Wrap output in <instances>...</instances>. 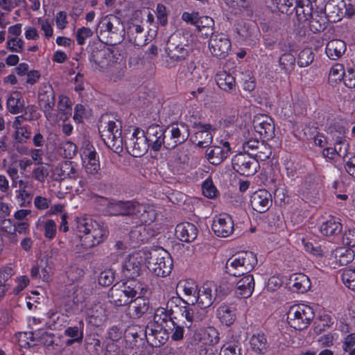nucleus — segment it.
<instances>
[{
  "label": "nucleus",
  "instance_id": "nucleus-1",
  "mask_svg": "<svg viewBox=\"0 0 355 355\" xmlns=\"http://www.w3.org/2000/svg\"><path fill=\"white\" fill-rule=\"evenodd\" d=\"M105 212L110 216H132L144 224H150L156 218L155 211L151 207L128 200H110L105 207Z\"/></svg>",
  "mask_w": 355,
  "mask_h": 355
},
{
  "label": "nucleus",
  "instance_id": "nucleus-2",
  "mask_svg": "<svg viewBox=\"0 0 355 355\" xmlns=\"http://www.w3.org/2000/svg\"><path fill=\"white\" fill-rule=\"evenodd\" d=\"M148 286L140 279H125L115 284L110 290L108 297L116 306L128 305L137 295H145Z\"/></svg>",
  "mask_w": 355,
  "mask_h": 355
},
{
  "label": "nucleus",
  "instance_id": "nucleus-3",
  "mask_svg": "<svg viewBox=\"0 0 355 355\" xmlns=\"http://www.w3.org/2000/svg\"><path fill=\"white\" fill-rule=\"evenodd\" d=\"M99 40L107 45L120 43L125 36V27L121 19L110 15L101 19L96 28Z\"/></svg>",
  "mask_w": 355,
  "mask_h": 355
},
{
  "label": "nucleus",
  "instance_id": "nucleus-4",
  "mask_svg": "<svg viewBox=\"0 0 355 355\" xmlns=\"http://www.w3.org/2000/svg\"><path fill=\"white\" fill-rule=\"evenodd\" d=\"M76 223L77 230L83 234L78 237L84 249H89L100 244L107 237L106 228L91 218H78Z\"/></svg>",
  "mask_w": 355,
  "mask_h": 355
},
{
  "label": "nucleus",
  "instance_id": "nucleus-5",
  "mask_svg": "<svg viewBox=\"0 0 355 355\" xmlns=\"http://www.w3.org/2000/svg\"><path fill=\"white\" fill-rule=\"evenodd\" d=\"M257 264V259L255 254L250 251H241L227 259L225 270L230 275L240 277L248 274Z\"/></svg>",
  "mask_w": 355,
  "mask_h": 355
},
{
  "label": "nucleus",
  "instance_id": "nucleus-6",
  "mask_svg": "<svg viewBox=\"0 0 355 355\" xmlns=\"http://www.w3.org/2000/svg\"><path fill=\"white\" fill-rule=\"evenodd\" d=\"M148 269L158 277L168 275L173 268L171 255L162 248L153 249L146 258Z\"/></svg>",
  "mask_w": 355,
  "mask_h": 355
},
{
  "label": "nucleus",
  "instance_id": "nucleus-7",
  "mask_svg": "<svg viewBox=\"0 0 355 355\" xmlns=\"http://www.w3.org/2000/svg\"><path fill=\"white\" fill-rule=\"evenodd\" d=\"M122 125L119 121H101L98 127L99 133L106 146L115 153L123 150V137L121 135Z\"/></svg>",
  "mask_w": 355,
  "mask_h": 355
},
{
  "label": "nucleus",
  "instance_id": "nucleus-8",
  "mask_svg": "<svg viewBox=\"0 0 355 355\" xmlns=\"http://www.w3.org/2000/svg\"><path fill=\"white\" fill-rule=\"evenodd\" d=\"M287 315L288 322L291 327L296 330H303L311 324L315 314L311 307L295 304L290 308Z\"/></svg>",
  "mask_w": 355,
  "mask_h": 355
},
{
  "label": "nucleus",
  "instance_id": "nucleus-9",
  "mask_svg": "<svg viewBox=\"0 0 355 355\" xmlns=\"http://www.w3.org/2000/svg\"><path fill=\"white\" fill-rule=\"evenodd\" d=\"M188 33L176 31L168 38L166 47L167 55L175 61L184 60L189 54L186 48L189 46Z\"/></svg>",
  "mask_w": 355,
  "mask_h": 355
},
{
  "label": "nucleus",
  "instance_id": "nucleus-10",
  "mask_svg": "<svg viewBox=\"0 0 355 355\" xmlns=\"http://www.w3.org/2000/svg\"><path fill=\"white\" fill-rule=\"evenodd\" d=\"M123 140L129 153L135 157L144 155L150 148L144 131L138 128L130 137L125 136Z\"/></svg>",
  "mask_w": 355,
  "mask_h": 355
},
{
  "label": "nucleus",
  "instance_id": "nucleus-11",
  "mask_svg": "<svg viewBox=\"0 0 355 355\" xmlns=\"http://www.w3.org/2000/svg\"><path fill=\"white\" fill-rule=\"evenodd\" d=\"M232 164L236 173L245 176L255 174L259 168L257 160L245 152L235 155L232 159Z\"/></svg>",
  "mask_w": 355,
  "mask_h": 355
},
{
  "label": "nucleus",
  "instance_id": "nucleus-12",
  "mask_svg": "<svg viewBox=\"0 0 355 355\" xmlns=\"http://www.w3.org/2000/svg\"><path fill=\"white\" fill-rule=\"evenodd\" d=\"M244 152L250 155L254 159L265 161L271 155L270 146L263 141L251 139L243 144Z\"/></svg>",
  "mask_w": 355,
  "mask_h": 355
},
{
  "label": "nucleus",
  "instance_id": "nucleus-13",
  "mask_svg": "<svg viewBox=\"0 0 355 355\" xmlns=\"http://www.w3.org/2000/svg\"><path fill=\"white\" fill-rule=\"evenodd\" d=\"M89 60L94 63L92 67L96 69H105L111 62H114L113 51L103 43L92 49Z\"/></svg>",
  "mask_w": 355,
  "mask_h": 355
},
{
  "label": "nucleus",
  "instance_id": "nucleus-14",
  "mask_svg": "<svg viewBox=\"0 0 355 355\" xmlns=\"http://www.w3.org/2000/svg\"><path fill=\"white\" fill-rule=\"evenodd\" d=\"M209 49L213 56L223 59L226 58L231 49V42L223 33H216L211 36Z\"/></svg>",
  "mask_w": 355,
  "mask_h": 355
},
{
  "label": "nucleus",
  "instance_id": "nucleus-15",
  "mask_svg": "<svg viewBox=\"0 0 355 355\" xmlns=\"http://www.w3.org/2000/svg\"><path fill=\"white\" fill-rule=\"evenodd\" d=\"M143 257L138 252L130 255L123 266V273L126 279H138L141 274Z\"/></svg>",
  "mask_w": 355,
  "mask_h": 355
},
{
  "label": "nucleus",
  "instance_id": "nucleus-16",
  "mask_svg": "<svg viewBox=\"0 0 355 355\" xmlns=\"http://www.w3.org/2000/svg\"><path fill=\"white\" fill-rule=\"evenodd\" d=\"M169 338L166 326L153 324L147 326L146 340L153 347H159L164 345Z\"/></svg>",
  "mask_w": 355,
  "mask_h": 355
},
{
  "label": "nucleus",
  "instance_id": "nucleus-17",
  "mask_svg": "<svg viewBox=\"0 0 355 355\" xmlns=\"http://www.w3.org/2000/svg\"><path fill=\"white\" fill-rule=\"evenodd\" d=\"M272 202L271 194L265 189H259L250 197L252 208L259 212L264 213L269 209Z\"/></svg>",
  "mask_w": 355,
  "mask_h": 355
},
{
  "label": "nucleus",
  "instance_id": "nucleus-18",
  "mask_svg": "<svg viewBox=\"0 0 355 355\" xmlns=\"http://www.w3.org/2000/svg\"><path fill=\"white\" fill-rule=\"evenodd\" d=\"M150 301L144 295L137 296L128 305L127 314L132 319H139L150 310Z\"/></svg>",
  "mask_w": 355,
  "mask_h": 355
},
{
  "label": "nucleus",
  "instance_id": "nucleus-19",
  "mask_svg": "<svg viewBox=\"0 0 355 355\" xmlns=\"http://www.w3.org/2000/svg\"><path fill=\"white\" fill-rule=\"evenodd\" d=\"M39 105L47 119L51 117V111L55 105V94L51 86H44L38 94Z\"/></svg>",
  "mask_w": 355,
  "mask_h": 355
},
{
  "label": "nucleus",
  "instance_id": "nucleus-20",
  "mask_svg": "<svg viewBox=\"0 0 355 355\" xmlns=\"http://www.w3.org/2000/svg\"><path fill=\"white\" fill-rule=\"evenodd\" d=\"M254 128L263 139H270L275 136V124L272 118L267 115L256 117L253 121Z\"/></svg>",
  "mask_w": 355,
  "mask_h": 355
},
{
  "label": "nucleus",
  "instance_id": "nucleus-21",
  "mask_svg": "<svg viewBox=\"0 0 355 355\" xmlns=\"http://www.w3.org/2000/svg\"><path fill=\"white\" fill-rule=\"evenodd\" d=\"M144 133L152 150L154 151H159L161 149L163 143H164V128L157 124H153L147 128Z\"/></svg>",
  "mask_w": 355,
  "mask_h": 355
},
{
  "label": "nucleus",
  "instance_id": "nucleus-22",
  "mask_svg": "<svg viewBox=\"0 0 355 355\" xmlns=\"http://www.w3.org/2000/svg\"><path fill=\"white\" fill-rule=\"evenodd\" d=\"M196 126L198 130L193 137V141L195 142L198 147H207L212 142L213 136L211 130H215V128H213L212 125L209 123H198L196 124Z\"/></svg>",
  "mask_w": 355,
  "mask_h": 355
},
{
  "label": "nucleus",
  "instance_id": "nucleus-23",
  "mask_svg": "<svg viewBox=\"0 0 355 355\" xmlns=\"http://www.w3.org/2000/svg\"><path fill=\"white\" fill-rule=\"evenodd\" d=\"M212 230L218 236L227 237L234 231V223L230 215H220L219 218L214 220Z\"/></svg>",
  "mask_w": 355,
  "mask_h": 355
},
{
  "label": "nucleus",
  "instance_id": "nucleus-24",
  "mask_svg": "<svg viewBox=\"0 0 355 355\" xmlns=\"http://www.w3.org/2000/svg\"><path fill=\"white\" fill-rule=\"evenodd\" d=\"M198 290L196 282L191 279L180 281L177 285L178 292H183L187 304L195 305L196 304V297Z\"/></svg>",
  "mask_w": 355,
  "mask_h": 355
},
{
  "label": "nucleus",
  "instance_id": "nucleus-25",
  "mask_svg": "<svg viewBox=\"0 0 355 355\" xmlns=\"http://www.w3.org/2000/svg\"><path fill=\"white\" fill-rule=\"evenodd\" d=\"M198 230L195 225L189 222L178 224L175 228V236L181 241L190 243L198 236Z\"/></svg>",
  "mask_w": 355,
  "mask_h": 355
},
{
  "label": "nucleus",
  "instance_id": "nucleus-26",
  "mask_svg": "<svg viewBox=\"0 0 355 355\" xmlns=\"http://www.w3.org/2000/svg\"><path fill=\"white\" fill-rule=\"evenodd\" d=\"M294 8L299 22L308 21L313 17V8L311 0H298Z\"/></svg>",
  "mask_w": 355,
  "mask_h": 355
},
{
  "label": "nucleus",
  "instance_id": "nucleus-27",
  "mask_svg": "<svg viewBox=\"0 0 355 355\" xmlns=\"http://www.w3.org/2000/svg\"><path fill=\"white\" fill-rule=\"evenodd\" d=\"M196 303L200 308L207 309L209 307L215 300V297H213V290L211 285L206 284L198 291L196 295Z\"/></svg>",
  "mask_w": 355,
  "mask_h": 355
},
{
  "label": "nucleus",
  "instance_id": "nucleus-28",
  "mask_svg": "<svg viewBox=\"0 0 355 355\" xmlns=\"http://www.w3.org/2000/svg\"><path fill=\"white\" fill-rule=\"evenodd\" d=\"M236 284V293L241 297L247 298L250 297L254 288V277L252 275H245Z\"/></svg>",
  "mask_w": 355,
  "mask_h": 355
},
{
  "label": "nucleus",
  "instance_id": "nucleus-29",
  "mask_svg": "<svg viewBox=\"0 0 355 355\" xmlns=\"http://www.w3.org/2000/svg\"><path fill=\"white\" fill-rule=\"evenodd\" d=\"M229 150L218 146H213L206 150V157L210 164L218 165L228 156Z\"/></svg>",
  "mask_w": 355,
  "mask_h": 355
},
{
  "label": "nucleus",
  "instance_id": "nucleus-30",
  "mask_svg": "<svg viewBox=\"0 0 355 355\" xmlns=\"http://www.w3.org/2000/svg\"><path fill=\"white\" fill-rule=\"evenodd\" d=\"M289 281L293 291L297 293H304L311 288V282L309 277L302 273L293 275Z\"/></svg>",
  "mask_w": 355,
  "mask_h": 355
},
{
  "label": "nucleus",
  "instance_id": "nucleus-31",
  "mask_svg": "<svg viewBox=\"0 0 355 355\" xmlns=\"http://www.w3.org/2000/svg\"><path fill=\"white\" fill-rule=\"evenodd\" d=\"M125 338L135 345L146 339L147 327L144 328L138 325L128 327L124 333Z\"/></svg>",
  "mask_w": 355,
  "mask_h": 355
},
{
  "label": "nucleus",
  "instance_id": "nucleus-32",
  "mask_svg": "<svg viewBox=\"0 0 355 355\" xmlns=\"http://www.w3.org/2000/svg\"><path fill=\"white\" fill-rule=\"evenodd\" d=\"M217 85L227 92H231L236 89V81L234 76L225 71H220L216 75Z\"/></svg>",
  "mask_w": 355,
  "mask_h": 355
},
{
  "label": "nucleus",
  "instance_id": "nucleus-33",
  "mask_svg": "<svg viewBox=\"0 0 355 355\" xmlns=\"http://www.w3.org/2000/svg\"><path fill=\"white\" fill-rule=\"evenodd\" d=\"M214 21L208 16H201L199 22L196 26V29L200 37L207 38L212 36L213 34L216 33L214 32Z\"/></svg>",
  "mask_w": 355,
  "mask_h": 355
},
{
  "label": "nucleus",
  "instance_id": "nucleus-34",
  "mask_svg": "<svg viewBox=\"0 0 355 355\" xmlns=\"http://www.w3.org/2000/svg\"><path fill=\"white\" fill-rule=\"evenodd\" d=\"M346 50V44L341 40H333L329 41L326 46V53L331 60H337Z\"/></svg>",
  "mask_w": 355,
  "mask_h": 355
},
{
  "label": "nucleus",
  "instance_id": "nucleus-35",
  "mask_svg": "<svg viewBox=\"0 0 355 355\" xmlns=\"http://www.w3.org/2000/svg\"><path fill=\"white\" fill-rule=\"evenodd\" d=\"M343 8L337 0H330L326 3L325 16L327 21L335 23L340 21L343 17Z\"/></svg>",
  "mask_w": 355,
  "mask_h": 355
},
{
  "label": "nucleus",
  "instance_id": "nucleus-36",
  "mask_svg": "<svg viewBox=\"0 0 355 355\" xmlns=\"http://www.w3.org/2000/svg\"><path fill=\"white\" fill-rule=\"evenodd\" d=\"M76 171L71 162H63L55 168V180H62L67 178H75Z\"/></svg>",
  "mask_w": 355,
  "mask_h": 355
},
{
  "label": "nucleus",
  "instance_id": "nucleus-37",
  "mask_svg": "<svg viewBox=\"0 0 355 355\" xmlns=\"http://www.w3.org/2000/svg\"><path fill=\"white\" fill-rule=\"evenodd\" d=\"M250 343L252 350L256 354L263 355L267 352L268 344L263 334L253 335Z\"/></svg>",
  "mask_w": 355,
  "mask_h": 355
},
{
  "label": "nucleus",
  "instance_id": "nucleus-38",
  "mask_svg": "<svg viewBox=\"0 0 355 355\" xmlns=\"http://www.w3.org/2000/svg\"><path fill=\"white\" fill-rule=\"evenodd\" d=\"M168 129L176 140L178 145L183 144L189 137V128L184 123L173 125L168 127Z\"/></svg>",
  "mask_w": 355,
  "mask_h": 355
},
{
  "label": "nucleus",
  "instance_id": "nucleus-39",
  "mask_svg": "<svg viewBox=\"0 0 355 355\" xmlns=\"http://www.w3.org/2000/svg\"><path fill=\"white\" fill-rule=\"evenodd\" d=\"M22 96L19 92H12L7 99L8 111L12 114H19L23 111L24 103L21 101Z\"/></svg>",
  "mask_w": 355,
  "mask_h": 355
},
{
  "label": "nucleus",
  "instance_id": "nucleus-40",
  "mask_svg": "<svg viewBox=\"0 0 355 355\" xmlns=\"http://www.w3.org/2000/svg\"><path fill=\"white\" fill-rule=\"evenodd\" d=\"M342 231V225L335 218L323 223L320 227V232L325 236H334L338 234Z\"/></svg>",
  "mask_w": 355,
  "mask_h": 355
},
{
  "label": "nucleus",
  "instance_id": "nucleus-41",
  "mask_svg": "<svg viewBox=\"0 0 355 355\" xmlns=\"http://www.w3.org/2000/svg\"><path fill=\"white\" fill-rule=\"evenodd\" d=\"M173 312L169 311V309H164L162 307H159L156 309L154 313V324H159L162 326L167 325V324H170V320H174L176 319L175 317H173Z\"/></svg>",
  "mask_w": 355,
  "mask_h": 355
},
{
  "label": "nucleus",
  "instance_id": "nucleus-42",
  "mask_svg": "<svg viewBox=\"0 0 355 355\" xmlns=\"http://www.w3.org/2000/svg\"><path fill=\"white\" fill-rule=\"evenodd\" d=\"M217 315L221 322L227 326L232 324L236 318L234 311L226 304L219 306L217 310Z\"/></svg>",
  "mask_w": 355,
  "mask_h": 355
},
{
  "label": "nucleus",
  "instance_id": "nucleus-43",
  "mask_svg": "<svg viewBox=\"0 0 355 355\" xmlns=\"http://www.w3.org/2000/svg\"><path fill=\"white\" fill-rule=\"evenodd\" d=\"M309 21L310 28L313 33H320L324 30L327 21H328L325 15H313Z\"/></svg>",
  "mask_w": 355,
  "mask_h": 355
},
{
  "label": "nucleus",
  "instance_id": "nucleus-44",
  "mask_svg": "<svg viewBox=\"0 0 355 355\" xmlns=\"http://www.w3.org/2000/svg\"><path fill=\"white\" fill-rule=\"evenodd\" d=\"M166 326L169 334H171V338L173 340L178 341L183 339L184 333L183 326L178 324L175 320H170V324H167Z\"/></svg>",
  "mask_w": 355,
  "mask_h": 355
},
{
  "label": "nucleus",
  "instance_id": "nucleus-45",
  "mask_svg": "<svg viewBox=\"0 0 355 355\" xmlns=\"http://www.w3.org/2000/svg\"><path fill=\"white\" fill-rule=\"evenodd\" d=\"M279 63L282 69L289 73L294 69L295 58L291 53H286L281 55Z\"/></svg>",
  "mask_w": 355,
  "mask_h": 355
},
{
  "label": "nucleus",
  "instance_id": "nucleus-46",
  "mask_svg": "<svg viewBox=\"0 0 355 355\" xmlns=\"http://www.w3.org/2000/svg\"><path fill=\"white\" fill-rule=\"evenodd\" d=\"M313 60V53L311 49H304L298 55L297 63L300 67H304L309 65Z\"/></svg>",
  "mask_w": 355,
  "mask_h": 355
},
{
  "label": "nucleus",
  "instance_id": "nucleus-47",
  "mask_svg": "<svg viewBox=\"0 0 355 355\" xmlns=\"http://www.w3.org/2000/svg\"><path fill=\"white\" fill-rule=\"evenodd\" d=\"M276 1L279 10L289 15L294 12V7L298 0H276Z\"/></svg>",
  "mask_w": 355,
  "mask_h": 355
},
{
  "label": "nucleus",
  "instance_id": "nucleus-48",
  "mask_svg": "<svg viewBox=\"0 0 355 355\" xmlns=\"http://www.w3.org/2000/svg\"><path fill=\"white\" fill-rule=\"evenodd\" d=\"M1 230L10 235V239L17 241L15 239L17 228L16 225L12 223L11 219L3 218L0 220Z\"/></svg>",
  "mask_w": 355,
  "mask_h": 355
},
{
  "label": "nucleus",
  "instance_id": "nucleus-49",
  "mask_svg": "<svg viewBox=\"0 0 355 355\" xmlns=\"http://www.w3.org/2000/svg\"><path fill=\"white\" fill-rule=\"evenodd\" d=\"M343 284L352 290L355 289V270L345 269L342 274Z\"/></svg>",
  "mask_w": 355,
  "mask_h": 355
},
{
  "label": "nucleus",
  "instance_id": "nucleus-50",
  "mask_svg": "<svg viewBox=\"0 0 355 355\" xmlns=\"http://www.w3.org/2000/svg\"><path fill=\"white\" fill-rule=\"evenodd\" d=\"M49 165L39 164L33 171V177L40 182H44L49 175Z\"/></svg>",
  "mask_w": 355,
  "mask_h": 355
},
{
  "label": "nucleus",
  "instance_id": "nucleus-51",
  "mask_svg": "<svg viewBox=\"0 0 355 355\" xmlns=\"http://www.w3.org/2000/svg\"><path fill=\"white\" fill-rule=\"evenodd\" d=\"M337 253L338 254L337 263L340 266H347L351 263L354 258V251L350 249L345 250L344 252H343V250L338 251Z\"/></svg>",
  "mask_w": 355,
  "mask_h": 355
},
{
  "label": "nucleus",
  "instance_id": "nucleus-52",
  "mask_svg": "<svg viewBox=\"0 0 355 355\" xmlns=\"http://www.w3.org/2000/svg\"><path fill=\"white\" fill-rule=\"evenodd\" d=\"M345 73L343 65L337 63L331 68L329 78L334 82L341 80L345 76Z\"/></svg>",
  "mask_w": 355,
  "mask_h": 355
},
{
  "label": "nucleus",
  "instance_id": "nucleus-53",
  "mask_svg": "<svg viewBox=\"0 0 355 355\" xmlns=\"http://www.w3.org/2000/svg\"><path fill=\"white\" fill-rule=\"evenodd\" d=\"M114 280V272L112 270L101 272L98 277V284L103 286H110Z\"/></svg>",
  "mask_w": 355,
  "mask_h": 355
},
{
  "label": "nucleus",
  "instance_id": "nucleus-54",
  "mask_svg": "<svg viewBox=\"0 0 355 355\" xmlns=\"http://www.w3.org/2000/svg\"><path fill=\"white\" fill-rule=\"evenodd\" d=\"M205 336H207V338L205 339L209 344V347H214V345L217 344L220 340L219 333L214 327H209L205 331Z\"/></svg>",
  "mask_w": 355,
  "mask_h": 355
},
{
  "label": "nucleus",
  "instance_id": "nucleus-55",
  "mask_svg": "<svg viewBox=\"0 0 355 355\" xmlns=\"http://www.w3.org/2000/svg\"><path fill=\"white\" fill-rule=\"evenodd\" d=\"M349 143L346 139H343L342 137L338 138L335 144V148L336 150L337 154L342 157H345L347 155L349 150Z\"/></svg>",
  "mask_w": 355,
  "mask_h": 355
},
{
  "label": "nucleus",
  "instance_id": "nucleus-56",
  "mask_svg": "<svg viewBox=\"0 0 355 355\" xmlns=\"http://www.w3.org/2000/svg\"><path fill=\"white\" fill-rule=\"evenodd\" d=\"M31 132L27 126H24L15 132V139L21 144L26 143L31 138Z\"/></svg>",
  "mask_w": 355,
  "mask_h": 355
},
{
  "label": "nucleus",
  "instance_id": "nucleus-57",
  "mask_svg": "<svg viewBox=\"0 0 355 355\" xmlns=\"http://www.w3.org/2000/svg\"><path fill=\"white\" fill-rule=\"evenodd\" d=\"M89 315L91 319H94V322L96 324V325H99V323L103 320V318L105 316L104 310L101 306H96L94 308H92L90 310Z\"/></svg>",
  "mask_w": 355,
  "mask_h": 355
},
{
  "label": "nucleus",
  "instance_id": "nucleus-58",
  "mask_svg": "<svg viewBox=\"0 0 355 355\" xmlns=\"http://www.w3.org/2000/svg\"><path fill=\"white\" fill-rule=\"evenodd\" d=\"M202 193L205 196L209 198L216 197L218 192L216 188L214 186L211 180H206L202 186Z\"/></svg>",
  "mask_w": 355,
  "mask_h": 355
},
{
  "label": "nucleus",
  "instance_id": "nucleus-59",
  "mask_svg": "<svg viewBox=\"0 0 355 355\" xmlns=\"http://www.w3.org/2000/svg\"><path fill=\"white\" fill-rule=\"evenodd\" d=\"M93 35L92 31L89 28L82 27L78 28L76 32V40L79 45L85 44V40Z\"/></svg>",
  "mask_w": 355,
  "mask_h": 355
},
{
  "label": "nucleus",
  "instance_id": "nucleus-60",
  "mask_svg": "<svg viewBox=\"0 0 355 355\" xmlns=\"http://www.w3.org/2000/svg\"><path fill=\"white\" fill-rule=\"evenodd\" d=\"M164 143H163L162 146L166 148V149H173L175 148L178 145L176 140L172 135L170 130L167 128L164 129Z\"/></svg>",
  "mask_w": 355,
  "mask_h": 355
},
{
  "label": "nucleus",
  "instance_id": "nucleus-61",
  "mask_svg": "<svg viewBox=\"0 0 355 355\" xmlns=\"http://www.w3.org/2000/svg\"><path fill=\"white\" fill-rule=\"evenodd\" d=\"M24 42L17 37L9 38L7 42V48L12 52H21L23 49Z\"/></svg>",
  "mask_w": 355,
  "mask_h": 355
},
{
  "label": "nucleus",
  "instance_id": "nucleus-62",
  "mask_svg": "<svg viewBox=\"0 0 355 355\" xmlns=\"http://www.w3.org/2000/svg\"><path fill=\"white\" fill-rule=\"evenodd\" d=\"M44 236L49 239H52L56 234V224L53 220H48L44 225Z\"/></svg>",
  "mask_w": 355,
  "mask_h": 355
},
{
  "label": "nucleus",
  "instance_id": "nucleus-63",
  "mask_svg": "<svg viewBox=\"0 0 355 355\" xmlns=\"http://www.w3.org/2000/svg\"><path fill=\"white\" fill-rule=\"evenodd\" d=\"M344 84L349 88L355 87V69L348 68L343 78Z\"/></svg>",
  "mask_w": 355,
  "mask_h": 355
},
{
  "label": "nucleus",
  "instance_id": "nucleus-64",
  "mask_svg": "<svg viewBox=\"0 0 355 355\" xmlns=\"http://www.w3.org/2000/svg\"><path fill=\"white\" fill-rule=\"evenodd\" d=\"M343 243L348 247L355 246V229H349L343 236Z\"/></svg>",
  "mask_w": 355,
  "mask_h": 355
}]
</instances>
